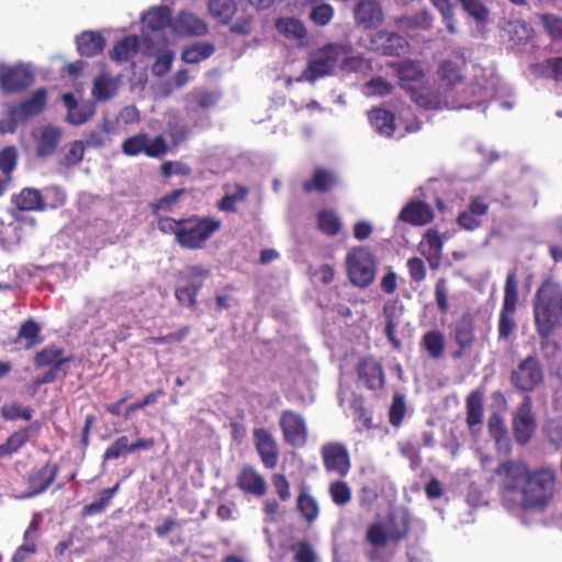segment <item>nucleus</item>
<instances>
[{
    "label": "nucleus",
    "instance_id": "1",
    "mask_svg": "<svg viewBox=\"0 0 562 562\" xmlns=\"http://www.w3.org/2000/svg\"><path fill=\"white\" fill-rule=\"evenodd\" d=\"M492 480L506 509L543 513L554 498L558 475L551 467L531 469L522 460L508 459L496 465Z\"/></svg>",
    "mask_w": 562,
    "mask_h": 562
},
{
    "label": "nucleus",
    "instance_id": "2",
    "mask_svg": "<svg viewBox=\"0 0 562 562\" xmlns=\"http://www.w3.org/2000/svg\"><path fill=\"white\" fill-rule=\"evenodd\" d=\"M222 221L212 216L193 214L183 218H165L159 221V232L172 235L175 241L189 250L202 249L214 233L220 231Z\"/></svg>",
    "mask_w": 562,
    "mask_h": 562
},
{
    "label": "nucleus",
    "instance_id": "3",
    "mask_svg": "<svg viewBox=\"0 0 562 562\" xmlns=\"http://www.w3.org/2000/svg\"><path fill=\"white\" fill-rule=\"evenodd\" d=\"M532 312L536 331L543 346L561 324V291L558 285L544 282L537 289Z\"/></svg>",
    "mask_w": 562,
    "mask_h": 562
},
{
    "label": "nucleus",
    "instance_id": "4",
    "mask_svg": "<svg viewBox=\"0 0 562 562\" xmlns=\"http://www.w3.org/2000/svg\"><path fill=\"white\" fill-rule=\"evenodd\" d=\"M74 360V356H65V349L56 345H48L37 351L34 356L33 362L35 368L49 369L42 375H37L33 382L32 387L36 392L43 384L54 383L58 378H65L68 370L65 366Z\"/></svg>",
    "mask_w": 562,
    "mask_h": 562
},
{
    "label": "nucleus",
    "instance_id": "5",
    "mask_svg": "<svg viewBox=\"0 0 562 562\" xmlns=\"http://www.w3.org/2000/svg\"><path fill=\"white\" fill-rule=\"evenodd\" d=\"M345 45L329 43L310 53L307 65L302 72L304 80L314 83L318 79L335 75L340 59L344 57Z\"/></svg>",
    "mask_w": 562,
    "mask_h": 562
},
{
    "label": "nucleus",
    "instance_id": "6",
    "mask_svg": "<svg viewBox=\"0 0 562 562\" xmlns=\"http://www.w3.org/2000/svg\"><path fill=\"white\" fill-rule=\"evenodd\" d=\"M346 271L350 283L366 289L376 274V262L372 252L364 246L352 247L346 256Z\"/></svg>",
    "mask_w": 562,
    "mask_h": 562
},
{
    "label": "nucleus",
    "instance_id": "7",
    "mask_svg": "<svg viewBox=\"0 0 562 562\" xmlns=\"http://www.w3.org/2000/svg\"><path fill=\"white\" fill-rule=\"evenodd\" d=\"M210 271L203 266H188L179 271L175 296L181 305L194 308L198 294L204 286Z\"/></svg>",
    "mask_w": 562,
    "mask_h": 562
},
{
    "label": "nucleus",
    "instance_id": "8",
    "mask_svg": "<svg viewBox=\"0 0 562 562\" xmlns=\"http://www.w3.org/2000/svg\"><path fill=\"white\" fill-rule=\"evenodd\" d=\"M518 300L519 295L517 272L514 269L507 273L504 285V300L497 325L499 340H507L517 327L515 313L517 310Z\"/></svg>",
    "mask_w": 562,
    "mask_h": 562
},
{
    "label": "nucleus",
    "instance_id": "9",
    "mask_svg": "<svg viewBox=\"0 0 562 562\" xmlns=\"http://www.w3.org/2000/svg\"><path fill=\"white\" fill-rule=\"evenodd\" d=\"M543 368L533 355L521 360L510 374L512 385L525 393L533 392L543 382Z\"/></svg>",
    "mask_w": 562,
    "mask_h": 562
},
{
    "label": "nucleus",
    "instance_id": "10",
    "mask_svg": "<svg viewBox=\"0 0 562 562\" xmlns=\"http://www.w3.org/2000/svg\"><path fill=\"white\" fill-rule=\"evenodd\" d=\"M283 440L291 447L303 448L307 443L308 428L302 414L284 409L279 417Z\"/></svg>",
    "mask_w": 562,
    "mask_h": 562
},
{
    "label": "nucleus",
    "instance_id": "11",
    "mask_svg": "<svg viewBox=\"0 0 562 562\" xmlns=\"http://www.w3.org/2000/svg\"><path fill=\"white\" fill-rule=\"evenodd\" d=\"M122 151L131 157L145 154L150 158H159L168 151V146L161 135L149 138L146 133H139L123 142Z\"/></svg>",
    "mask_w": 562,
    "mask_h": 562
},
{
    "label": "nucleus",
    "instance_id": "12",
    "mask_svg": "<svg viewBox=\"0 0 562 562\" xmlns=\"http://www.w3.org/2000/svg\"><path fill=\"white\" fill-rule=\"evenodd\" d=\"M321 457L324 468L328 473H335L345 477L350 469V454L345 443L330 441L322 446Z\"/></svg>",
    "mask_w": 562,
    "mask_h": 562
},
{
    "label": "nucleus",
    "instance_id": "13",
    "mask_svg": "<svg viewBox=\"0 0 562 562\" xmlns=\"http://www.w3.org/2000/svg\"><path fill=\"white\" fill-rule=\"evenodd\" d=\"M536 416L532 412L531 398L526 396L513 417L515 441L520 446H526L531 440L536 431Z\"/></svg>",
    "mask_w": 562,
    "mask_h": 562
},
{
    "label": "nucleus",
    "instance_id": "14",
    "mask_svg": "<svg viewBox=\"0 0 562 562\" xmlns=\"http://www.w3.org/2000/svg\"><path fill=\"white\" fill-rule=\"evenodd\" d=\"M33 81L34 74L24 65L0 67V88L5 93L21 92Z\"/></svg>",
    "mask_w": 562,
    "mask_h": 562
},
{
    "label": "nucleus",
    "instance_id": "15",
    "mask_svg": "<svg viewBox=\"0 0 562 562\" xmlns=\"http://www.w3.org/2000/svg\"><path fill=\"white\" fill-rule=\"evenodd\" d=\"M490 203L482 195H475L470 199L468 207L457 216V224L462 229L472 232L482 226V217L488 213Z\"/></svg>",
    "mask_w": 562,
    "mask_h": 562
},
{
    "label": "nucleus",
    "instance_id": "16",
    "mask_svg": "<svg viewBox=\"0 0 562 562\" xmlns=\"http://www.w3.org/2000/svg\"><path fill=\"white\" fill-rule=\"evenodd\" d=\"M357 374L367 389L375 391L384 386L385 373L383 366L373 356H367L359 360Z\"/></svg>",
    "mask_w": 562,
    "mask_h": 562
},
{
    "label": "nucleus",
    "instance_id": "17",
    "mask_svg": "<svg viewBox=\"0 0 562 562\" xmlns=\"http://www.w3.org/2000/svg\"><path fill=\"white\" fill-rule=\"evenodd\" d=\"M58 472L59 467L49 462L38 469L33 470L26 477L27 492L24 493L22 497H33L44 493L56 480Z\"/></svg>",
    "mask_w": 562,
    "mask_h": 562
},
{
    "label": "nucleus",
    "instance_id": "18",
    "mask_svg": "<svg viewBox=\"0 0 562 562\" xmlns=\"http://www.w3.org/2000/svg\"><path fill=\"white\" fill-rule=\"evenodd\" d=\"M256 451L265 468L274 469L279 461V449L272 434L266 428L254 430Z\"/></svg>",
    "mask_w": 562,
    "mask_h": 562
},
{
    "label": "nucleus",
    "instance_id": "19",
    "mask_svg": "<svg viewBox=\"0 0 562 562\" xmlns=\"http://www.w3.org/2000/svg\"><path fill=\"white\" fill-rule=\"evenodd\" d=\"M397 218L412 226H425L434 221L435 212L427 202L411 200L402 207Z\"/></svg>",
    "mask_w": 562,
    "mask_h": 562
},
{
    "label": "nucleus",
    "instance_id": "20",
    "mask_svg": "<svg viewBox=\"0 0 562 562\" xmlns=\"http://www.w3.org/2000/svg\"><path fill=\"white\" fill-rule=\"evenodd\" d=\"M339 183V177L334 170L316 167L311 179L303 181L302 190L305 194H312L314 192L324 194L337 188Z\"/></svg>",
    "mask_w": 562,
    "mask_h": 562
},
{
    "label": "nucleus",
    "instance_id": "21",
    "mask_svg": "<svg viewBox=\"0 0 562 562\" xmlns=\"http://www.w3.org/2000/svg\"><path fill=\"white\" fill-rule=\"evenodd\" d=\"M236 486L245 494L262 497L267 493L265 477L252 467L244 465L237 474Z\"/></svg>",
    "mask_w": 562,
    "mask_h": 562
},
{
    "label": "nucleus",
    "instance_id": "22",
    "mask_svg": "<svg viewBox=\"0 0 562 562\" xmlns=\"http://www.w3.org/2000/svg\"><path fill=\"white\" fill-rule=\"evenodd\" d=\"M355 20L363 29H372L383 21V11L376 0H359L353 10Z\"/></svg>",
    "mask_w": 562,
    "mask_h": 562
},
{
    "label": "nucleus",
    "instance_id": "23",
    "mask_svg": "<svg viewBox=\"0 0 562 562\" xmlns=\"http://www.w3.org/2000/svg\"><path fill=\"white\" fill-rule=\"evenodd\" d=\"M47 103V92L45 89H37L29 99L20 102L11 111L15 120L24 121L35 116L44 111Z\"/></svg>",
    "mask_w": 562,
    "mask_h": 562
},
{
    "label": "nucleus",
    "instance_id": "24",
    "mask_svg": "<svg viewBox=\"0 0 562 562\" xmlns=\"http://www.w3.org/2000/svg\"><path fill=\"white\" fill-rule=\"evenodd\" d=\"M171 30L179 36H201L207 32V26L196 15L189 12H180L173 19Z\"/></svg>",
    "mask_w": 562,
    "mask_h": 562
},
{
    "label": "nucleus",
    "instance_id": "25",
    "mask_svg": "<svg viewBox=\"0 0 562 562\" xmlns=\"http://www.w3.org/2000/svg\"><path fill=\"white\" fill-rule=\"evenodd\" d=\"M186 188L176 189L150 203V210L156 218L157 228L159 229V221L171 218L166 214L172 213L179 205L180 200L187 195Z\"/></svg>",
    "mask_w": 562,
    "mask_h": 562
},
{
    "label": "nucleus",
    "instance_id": "26",
    "mask_svg": "<svg viewBox=\"0 0 562 562\" xmlns=\"http://www.w3.org/2000/svg\"><path fill=\"white\" fill-rule=\"evenodd\" d=\"M63 137V131L57 126H44L36 138V155L41 158L52 156Z\"/></svg>",
    "mask_w": 562,
    "mask_h": 562
},
{
    "label": "nucleus",
    "instance_id": "27",
    "mask_svg": "<svg viewBox=\"0 0 562 562\" xmlns=\"http://www.w3.org/2000/svg\"><path fill=\"white\" fill-rule=\"evenodd\" d=\"M142 20L151 32L164 31L168 26L171 27L172 11L167 5L153 7L143 14Z\"/></svg>",
    "mask_w": 562,
    "mask_h": 562
},
{
    "label": "nucleus",
    "instance_id": "28",
    "mask_svg": "<svg viewBox=\"0 0 562 562\" xmlns=\"http://www.w3.org/2000/svg\"><path fill=\"white\" fill-rule=\"evenodd\" d=\"M78 53L85 57H93L102 53L105 38L100 32L85 31L76 40Z\"/></svg>",
    "mask_w": 562,
    "mask_h": 562
},
{
    "label": "nucleus",
    "instance_id": "29",
    "mask_svg": "<svg viewBox=\"0 0 562 562\" xmlns=\"http://www.w3.org/2000/svg\"><path fill=\"white\" fill-rule=\"evenodd\" d=\"M371 126L384 137H392L395 132V115L393 112L374 108L368 113Z\"/></svg>",
    "mask_w": 562,
    "mask_h": 562
},
{
    "label": "nucleus",
    "instance_id": "30",
    "mask_svg": "<svg viewBox=\"0 0 562 562\" xmlns=\"http://www.w3.org/2000/svg\"><path fill=\"white\" fill-rule=\"evenodd\" d=\"M467 417L465 423L470 430H474L483 423L484 405L483 393L480 390H474L469 393L465 398Z\"/></svg>",
    "mask_w": 562,
    "mask_h": 562
},
{
    "label": "nucleus",
    "instance_id": "31",
    "mask_svg": "<svg viewBox=\"0 0 562 562\" xmlns=\"http://www.w3.org/2000/svg\"><path fill=\"white\" fill-rule=\"evenodd\" d=\"M296 509L302 518L312 525L319 516V505L317 499L310 493L306 485H302L296 498Z\"/></svg>",
    "mask_w": 562,
    "mask_h": 562
},
{
    "label": "nucleus",
    "instance_id": "32",
    "mask_svg": "<svg viewBox=\"0 0 562 562\" xmlns=\"http://www.w3.org/2000/svg\"><path fill=\"white\" fill-rule=\"evenodd\" d=\"M394 69L403 89H409V83L422 81L425 77L419 64L411 59H405L394 64Z\"/></svg>",
    "mask_w": 562,
    "mask_h": 562
},
{
    "label": "nucleus",
    "instance_id": "33",
    "mask_svg": "<svg viewBox=\"0 0 562 562\" xmlns=\"http://www.w3.org/2000/svg\"><path fill=\"white\" fill-rule=\"evenodd\" d=\"M488 434L495 441L497 449H510V439L504 418L498 413H492L487 422Z\"/></svg>",
    "mask_w": 562,
    "mask_h": 562
},
{
    "label": "nucleus",
    "instance_id": "34",
    "mask_svg": "<svg viewBox=\"0 0 562 562\" xmlns=\"http://www.w3.org/2000/svg\"><path fill=\"white\" fill-rule=\"evenodd\" d=\"M454 339L457 345L460 347V351L454 355V357H459L462 350L470 348L474 340V322L471 316L464 315L460 321L456 323L454 326Z\"/></svg>",
    "mask_w": 562,
    "mask_h": 562
},
{
    "label": "nucleus",
    "instance_id": "35",
    "mask_svg": "<svg viewBox=\"0 0 562 562\" xmlns=\"http://www.w3.org/2000/svg\"><path fill=\"white\" fill-rule=\"evenodd\" d=\"M13 203L21 211H44L46 205L40 190L24 188L13 198Z\"/></svg>",
    "mask_w": 562,
    "mask_h": 562
},
{
    "label": "nucleus",
    "instance_id": "36",
    "mask_svg": "<svg viewBox=\"0 0 562 562\" xmlns=\"http://www.w3.org/2000/svg\"><path fill=\"white\" fill-rule=\"evenodd\" d=\"M139 49V37L135 34L120 40L110 52L112 60L123 63L130 60Z\"/></svg>",
    "mask_w": 562,
    "mask_h": 562
},
{
    "label": "nucleus",
    "instance_id": "37",
    "mask_svg": "<svg viewBox=\"0 0 562 562\" xmlns=\"http://www.w3.org/2000/svg\"><path fill=\"white\" fill-rule=\"evenodd\" d=\"M42 340L41 327L34 319L29 318L21 324L13 342L20 344L24 341V348L31 349L41 344Z\"/></svg>",
    "mask_w": 562,
    "mask_h": 562
},
{
    "label": "nucleus",
    "instance_id": "38",
    "mask_svg": "<svg viewBox=\"0 0 562 562\" xmlns=\"http://www.w3.org/2000/svg\"><path fill=\"white\" fill-rule=\"evenodd\" d=\"M317 228L327 236H336L342 228V222L331 209H323L317 213Z\"/></svg>",
    "mask_w": 562,
    "mask_h": 562
},
{
    "label": "nucleus",
    "instance_id": "39",
    "mask_svg": "<svg viewBox=\"0 0 562 562\" xmlns=\"http://www.w3.org/2000/svg\"><path fill=\"white\" fill-rule=\"evenodd\" d=\"M117 92L116 81L108 74H101L93 80L92 97L97 101H108Z\"/></svg>",
    "mask_w": 562,
    "mask_h": 562
},
{
    "label": "nucleus",
    "instance_id": "40",
    "mask_svg": "<svg viewBox=\"0 0 562 562\" xmlns=\"http://www.w3.org/2000/svg\"><path fill=\"white\" fill-rule=\"evenodd\" d=\"M234 192L226 193L218 202L217 209L222 212L226 213H236L237 212V203L244 202L247 200L249 195V189L240 183H235L233 186Z\"/></svg>",
    "mask_w": 562,
    "mask_h": 562
},
{
    "label": "nucleus",
    "instance_id": "41",
    "mask_svg": "<svg viewBox=\"0 0 562 562\" xmlns=\"http://www.w3.org/2000/svg\"><path fill=\"white\" fill-rule=\"evenodd\" d=\"M420 346L427 351L430 358L437 360L443 356L446 341L440 330H429L423 335Z\"/></svg>",
    "mask_w": 562,
    "mask_h": 562
},
{
    "label": "nucleus",
    "instance_id": "42",
    "mask_svg": "<svg viewBox=\"0 0 562 562\" xmlns=\"http://www.w3.org/2000/svg\"><path fill=\"white\" fill-rule=\"evenodd\" d=\"M85 156V144L82 140H74L64 146L59 165L65 168H72L79 165Z\"/></svg>",
    "mask_w": 562,
    "mask_h": 562
},
{
    "label": "nucleus",
    "instance_id": "43",
    "mask_svg": "<svg viewBox=\"0 0 562 562\" xmlns=\"http://www.w3.org/2000/svg\"><path fill=\"white\" fill-rule=\"evenodd\" d=\"M237 10L235 0H210L209 11L220 23L227 24Z\"/></svg>",
    "mask_w": 562,
    "mask_h": 562
},
{
    "label": "nucleus",
    "instance_id": "44",
    "mask_svg": "<svg viewBox=\"0 0 562 562\" xmlns=\"http://www.w3.org/2000/svg\"><path fill=\"white\" fill-rule=\"evenodd\" d=\"M214 53V46L211 43H195L183 48L181 59L187 64H198L209 58Z\"/></svg>",
    "mask_w": 562,
    "mask_h": 562
},
{
    "label": "nucleus",
    "instance_id": "45",
    "mask_svg": "<svg viewBox=\"0 0 562 562\" xmlns=\"http://www.w3.org/2000/svg\"><path fill=\"white\" fill-rule=\"evenodd\" d=\"M277 30L288 38L302 41L306 36L305 25L295 18H282L276 23Z\"/></svg>",
    "mask_w": 562,
    "mask_h": 562
},
{
    "label": "nucleus",
    "instance_id": "46",
    "mask_svg": "<svg viewBox=\"0 0 562 562\" xmlns=\"http://www.w3.org/2000/svg\"><path fill=\"white\" fill-rule=\"evenodd\" d=\"M119 488H120V483H116L111 488H104L101 492V496L98 501H94V502L83 506L82 515L83 516H94V515H98V514H101L102 512H104L111 504V501L114 497V495L117 493Z\"/></svg>",
    "mask_w": 562,
    "mask_h": 562
},
{
    "label": "nucleus",
    "instance_id": "47",
    "mask_svg": "<svg viewBox=\"0 0 562 562\" xmlns=\"http://www.w3.org/2000/svg\"><path fill=\"white\" fill-rule=\"evenodd\" d=\"M411 529V521L407 513L400 517L391 515L389 517V537L392 541L398 542L407 537Z\"/></svg>",
    "mask_w": 562,
    "mask_h": 562
},
{
    "label": "nucleus",
    "instance_id": "48",
    "mask_svg": "<svg viewBox=\"0 0 562 562\" xmlns=\"http://www.w3.org/2000/svg\"><path fill=\"white\" fill-rule=\"evenodd\" d=\"M329 496L333 503L337 506H346L352 498L351 487L346 481L336 480L329 484Z\"/></svg>",
    "mask_w": 562,
    "mask_h": 562
},
{
    "label": "nucleus",
    "instance_id": "49",
    "mask_svg": "<svg viewBox=\"0 0 562 562\" xmlns=\"http://www.w3.org/2000/svg\"><path fill=\"white\" fill-rule=\"evenodd\" d=\"M378 41L382 43L383 54L389 56L400 55V50L403 48L405 42L401 35L391 32H380L378 34Z\"/></svg>",
    "mask_w": 562,
    "mask_h": 562
},
{
    "label": "nucleus",
    "instance_id": "50",
    "mask_svg": "<svg viewBox=\"0 0 562 562\" xmlns=\"http://www.w3.org/2000/svg\"><path fill=\"white\" fill-rule=\"evenodd\" d=\"M441 81L447 82L448 86L454 87L458 82L462 80L461 70L452 60H443L437 71Z\"/></svg>",
    "mask_w": 562,
    "mask_h": 562
},
{
    "label": "nucleus",
    "instance_id": "51",
    "mask_svg": "<svg viewBox=\"0 0 562 562\" xmlns=\"http://www.w3.org/2000/svg\"><path fill=\"white\" fill-rule=\"evenodd\" d=\"M92 104H77L67 111V121L72 125H82L94 115Z\"/></svg>",
    "mask_w": 562,
    "mask_h": 562
},
{
    "label": "nucleus",
    "instance_id": "52",
    "mask_svg": "<svg viewBox=\"0 0 562 562\" xmlns=\"http://www.w3.org/2000/svg\"><path fill=\"white\" fill-rule=\"evenodd\" d=\"M406 414L405 397L403 394L395 393L389 412V422L392 426H401Z\"/></svg>",
    "mask_w": 562,
    "mask_h": 562
},
{
    "label": "nucleus",
    "instance_id": "53",
    "mask_svg": "<svg viewBox=\"0 0 562 562\" xmlns=\"http://www.w3.org/2000/svg\"><path fill=\"white\" fill-rule=\"evenodd\" d=\"M366 540L374 548H384L389 540V533L380 522L371 524L366 532Z\"/></svg>",
    "mask_w": 562,
    "mask_h": 562
},
{
    "label": "nucleus",
    "instance_id": "54",
    "mask_svg": "<svg viewBox=\"0 0 562 562\" xmlns=\"http://www.w3.org/2000/svg\"><path fill=\"white\" fill-rule=\"evenodd\" d=\"M508 35L515 44L525 43L532 32V27L524 21H514L508 23Z\"/></svg>",
    "mask_w": 562,
    "mask_h": 562
},
{
    "label": "nucleus",
    "instance_id": "55",
    "mask_svg": "<svg viewBox=\"0 0 562 562\" xmlns=\"http://www.w3.org/2000/svg\"><path fill=\"white\" fill-rule=\"evenodd\" d=\"M126 453H131L130 451V442L128 437L123 435L116 438L104 451L103 460H114L119 459Z\"/></svg>",
    "mask_w": 562,
    "mask_h": 562
},
{
    "label": "nucleus",
    "instance_id": "56",
    "mask_svg": "<svg viewBox=\"0 0 562 562\" xmlns=\"http://www.w3.org/2000/svg\"><path fill=\"white\" fill-rule=\"evenodd\" d=\"M449 289L446 278H439L435 283V300L438 311L441 314H447L449 311Z\"/></svg>",
    "mask_w": 562,
    "mask_h": 562
},
{
    "label": "nucleus",
    "instance_id": "57",
    "mask_svg": "<svg viewBox=\"0 0 562 562\" xmlns=\"http://www.w3.org/2000/svg\"><path fill=\"white\" fill-rule=\"evenodd\" d=\"M464 11L477 22H485L488 18L487 8L480 0H459Z\"/></svg>",
    "mask_w": 562,
    "mask_h": 562
},
{
    "label": "nucleus",
    "instance_id": "58",
    "mask_svg": "<svg viewBox=\"0 0 562 562\" xmlns=\"http://www.w3.org/2000/svg\"><path fill=\"white\" fill-rule=\"evenodd\" d=\"M32 434V427H22L19 430L14 431L11 436H9V438L5 441L10 447L11 451L15 453L26 445V442L31 439Z\"/></svg>",
    "mask_w": 562,
    "mask_h": 562
},
{
    "label": "nucleus",
    "instance_id": "59",
    "mask_svg": "<svg viewBox=\"0 0 562 562\" xmlns=\"http://www.w3.org/2000/svg\"><path fill=\"white\" fill-rule=\"evenodd\" d=\"M334 16V9L330 4L322 3L318 5H315L311 13L310 18L311 20L319 26L327 25Z\"/></svg>",
    "mask_w": 562,
    "mask_h": 562
},
{
    "label": "nucleus",
    "instance_id": "60",
    "mask_svg": "<svg viewBox=\"0 0 562 562\" xmlns=\"http://www.w3.org/2000/svg\"><path fill=\"white\" fill-rule=\"evenodd\" d=\"M384 314H385L384 334H385L387 340L390 341V344L392 345V347L395 350H401L402 341L400 340V338L395 334V329H396L397 324H396V322L394 319V313L392 311L389 312L387 307L385 306L384 307Z\"/></svg>",
    "mask_w": 562,
    "mask_h": 562
},
{
    "label": "nucleus",
    "instance_id": "61",
    "mask_svg": "<svg viewBox=\"0 0 562 562\" xmlns=\"http://www.w3.org/2000/svg\"><path fill=\"white\" fill-rule=\"evenodd\" d=\"M160 172L166 178L172 175L189 177L192 173V168L181 161H165L160 166Z\"/></svg>",
    "mask_w": 562,
    "mask_h": 562
},
{
    "label": "nucleus",
    "instance_id": "62",
    "mask_svg": "<svg viewBox=\"0 0 562 562\" xmlns=\"http://www.w3.org/2000/svg\"><path fill=\"white\" fill-rule=\"evenodd\" d=\"M276 494L281 502H288L291 498L290 482L284 474L274 473L271 476Z\"/></svg>",
    "mask_w": 562,
    "mask_h": 562
},
{
    "label": "nucleus",
    "instance_id": "63",
    "mask_svg": "<svg viewBox=\"0 0 562 562\" xmlns=\"http://www.w3.org/2000/svg\"><path fill=\"white\" fill-rule=\"evenodd\" d=\"M16 165V150L13 146H8L0 151V170L9 177Z\"/></svg>",
    "mask_w": 562,
    "mask_h": 562
},
{
    "label": "nucleus",
    "instance_id": "64",
    "mask_svg": "<svg viewBox=\"0 0 562 562\" xmlns=\"http://www.w3.org/2000/svg\"><path fill=\"white\" fill-rule=\"evenodd\" d=\"M548 440L555 446L562 445V419H551L544 427Z\"/></svg>",
    "mask_w": 562,
    "mask_h": 562
}]
</instances>
